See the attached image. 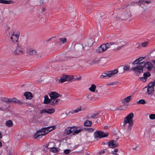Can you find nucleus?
<instances>
[{"label":"nucleus","instance_id":"1","mask_svg":"<svg viewBox=\"0 0 155 155\" xmlns=\"http://www.w3.org/2000/svg\"><path fill=\"white\" fill-rule=\"evenodd\" d=\"M127 9L117 14L115 17L116 20L128 19L132 16V12H134L136 8L135 2H133L126 5Z\"/></svg>","mask_w":155,"mask_h":155},{"label":"nucleus","instance_id":"2","mask_svg":"<svg viewBox=\"0 0 155 155\" xmlns=\"http://www.w3.org/2000/svg\"><path fill=\"white\" fill-rule=\"evenodd\" d=\"M55 128V126H50L46 127L41 128L39 130L37 131L34 134V137L35 138H38L39 140L42 138L46 134H48L50 131L54 129Z\"/></svg>","mask_w":155,"mask_h":155},{"label":"nucleus","instance_id":"3","mask_svg":"<svg viewBox=\"0 0 155 155\" xmlns=\"http://www.w3.org/2000/svg\"><path fill=\"white\" fill-rule=\"evenodd\" d=\"M139 68L135 72L137 74L142 72L143 69H147L148 71H151L153 68V64L149 61H144L139 65Z\"/></svg>","mask_w":155,"mask_h":155},{"label":"nucleus","instance_id":"4","mask_svg":"<svg viewBox=\"0 0 155 155\" xmlns=\"http://www.w3.org/2000/svg\"><path fill=\"white\" fill-rule=\"evenodd\" d=\"M94 43V42L92 40L89 39L85 43V47L84 48L83 45L81 44H78L75 46L74 48L76 51H80L83 48L86 49L91 47L93 45Z\"/></svg>","mask_w":155,"mask_h":155},{"label":"nucleus","instance_id":"5","mask_svg":"<svg viewBox=\"0 0 155 155\" xmlns=\"http://www.w3.org/2000/svg\"><path fill=\"white\" fill-rule=\"evenodd\" d=\"M134 114L133 113H130L128 115L124 118V122L125 124H128L129 125L128 127L127 130L129 132L131 129V128L133 124V119Z\"/></svg>","mask_w":155,"mask_h":155},{"label":"nucleus","instance_id":"6","mask_svg":"<svg viewBox=\"0 0 155 155\" xmlns=\"http://www.w3.org/2000/svg\"><path fill=\"white\" fill-rule=\"evenodd\" d=\"M25 49L23 45L20 44H17L16 49L14 51L13 53L15 55H20L26 53Z\"/></svg>","mask_w":155,"mask_h":155},{"label":"nucleus","instance_id":"7","mask_svg":"<svg viewBox=\"0 0 155 155\" xmlns=\"http://www.w3.org/2000/svg\"><path fill=\"white\" fill-rule=\"evenodd\" d=\"M145 58V57H140L136 59L132 63L134 65V66L131 68V70L135 72L139 68V65L144 62V61H142Z\"/></svg>","mask_w":155,"mask_h":155},{"label":"nucleus","instance_id":"8","mask_svg":"<svg viewBox=\"0 0 155 155\" xmlns=\"http://www.w3.org/2000/svg\"><path fill=\"white\" fill-rule=\"evenodd\" d=\"M123 43V41L121 40L113 42V50L115 51L120 50L124 47Z\"/></svg>","mask_w":155,"mask_h":155},{"label":"nucleus","instance_id":"9","mask_svg":"<svg viewBox=\"0 0 155 155\" xmlns=\"http://www.w3.org/2000/svg\"><path fill=\"white\" fill-rule=\"evenodd\" d=\"M73 79V76L71 75H63L58 80V82L59 83H62L66 81H69Z\"/></svg>","mask_w":155,"mask_h":155},{"label":"nucleus","instance_id":"10","mask_svg":"<svg viewBox=\"0 0 155 155\" xmlns=\"http://www.w3.org/2000/svg\"><path fill=\"white\" fill-rule=\"evenodd\" d=\"M108 147L110 148H115L118 146V143L117 141L111 140L107 143Z\"/></svg>","mask_w":155,"mask_h":155},{"label":"nucleus","instance_id":"11","mask_svg":"<svg viewBox=\"0 0 155 155\" xmlns=\"http://www.w3.org/2000/svg\"><path fill=\"white\" fill-rule=\"evenodd\" d=\"M118 72V70L117 69H115L113 71H109L103 73V75H106L107 78H110L112 77V75Z\"/></svg>","mask_w":155,"mask_h":155},{"label":"nucleus","instance_id":"12","mask_svg":"<svg viewBox=\"0 0 155 155\" xmlns=\"http://www.w3.org/2000/svg\"><path fill=\"white\" fill-rule=\"evenodd\" d=\"M19 34H15L14 33H13L10 39L13 43L15 42H17L19 38Z\"/></svg>","mask_w":155,"mask_h":155},{"label":"nucleus","instance_id":"13","mask_svg":"<svg viewBox=\"0 0 155 155\" xmlns=\"http://www.w3.org/2000/svg\"><path fill=\"white\" fill-rule=\"evenodd\" d=\"M107 49L104 44L101 45L96 50V51L97 53H101L106 51Z\"/></svg>","mask_w":155,"mask_h":155},{"label":"nucleus","instance_id":"14","mask_svg":"<svg viewBox=\"0 0 155 155\" xmlns=\"http://www.w3.org/2000/svg\"><path fill=\"white\" fill-rule=\"evenodd\" d=\"M151 83H149L148 84V88L147 89V92L148 94H153L154 90L153 87Z\"/></svg>","mask_w":155,"mask_h":155},{"label":"nucleus","instance_id":"15","mask_svg":"<svg viewBox=\"0 0 155 155\" xmlns=\"http://www.w3.org/2000/svg\"><path fill=\"white\" fill-rule=\"evenodd\" d=\"M49 96L51 99L56 98L60 96V95L55 92H51L49 94Z\"/></svg>","mask_w":155,"mask_h":155},{"label":"nucleus","instance_id":"16","mask_svg":"<svg viewBox=\"0 0 155 155\" xmlns=\"http://www.w3.org/2000/svg\"><path fill=\"white\" fill-rule=\"evenodd\" d=\"M10 102H12L14 103H17L18 105H21L25 104V103L23 102H21L19 100L16 98L15 97L12 98H10Z\"/></svg>","mask_w":155,"mask_h":155},{"label":"nucleus","instance_id":"17","mask_svg":"<svg viewBox=\"0 0 155 155\" xmlns=\"http://www.w3.org/2000/svg\"><path fill=\"white\" fill-rule=\"evenodd\" d=\"M131 98L132 96H129L121 100V102L122 104H126L130 102L131 100Z\"/></svg>","mask_w":155,"mask_h":155},{"label":"nucleus","instance_id":"18","mask_svg":"<svg viewBox=\"0 0 155 155\" xmlns=\"http://www.w3.org/2000/svg\"><path fill=\"white\" fill-rule=\"evenodd\" d=\"M83 129L82 128H81L78 130L77 129V127H73V129L72 131H73V135L77 134L78 133L81 132L82 131Z\"/></svg>","mask_w":155,"mask_h":155},{"label":"nucleus","instance_id":"19","mask_svg":"<svg viewBox=\"0 0 155 155\" xmlns=\"http://www.w3.org/2000/svg\"><path fill=\"white\" fill-rule=\"evenodd\" d=\"M60 100L59 99H57V98H51L50 104L52 106H54L55 104H57Z\"/></svg>","mask_w":155,"mask_h":155},{"label":"nucleus","instance_id":"20","mask_svg":"<svg viewBox=\"0 0 155 155\" xmlns=\"http://www.w3.org/2000/svg\"><path fill=\"white\" fill-rule=\"evenodd\" d=\"M73 129V127H68L65 129L64 131L65 133L67 134L68 135L71 133H73V131H72Z\"/></svg>","mask_w":155,"mask_h":155},{"label":"nucleus","instance_id":"21","mask_svg":"<svg viewBox=\"0 0 155 155\" xmlns=\"http://www.w3.org/2000/svg\"><path fill=\"white\" fill-rule=\"evenodd\" d=\"M51 101V99H49L48 98V96L47 95H45L44 97V104H48L49 103L50 104Z\"/></svg>","mask_w":155,"mask_h":155},{"label":"nucleus","instance_id":"22","mask_svg":"<svg viewBox=\"0 0 155 155\" xmlns=\"http://www.w3.org/2000/svg\"><path fill=\"white\" fill-rule=\"evenodd\" d=\"M54 146V143L53 142H50L49 143L47 144L45 146V147L47 149H50L51 147H53Z\"/></svg>","mask_w":155,"mask_h":155},{"label":"nucleus","instance_id":"23","mask_svg":"<svg viewBox=\"0 0 155 155\" xmlns=\"http://www.w3.org/2000/svg\"><path fill=\"white\" fill-rule=\"evenodd\" d=\"M5 125L8 127H11L13 126V122L12 120H8L5 122Z\"/></svg>","mask_w":155,"mask_h":155},{"label":"nucleus","instance_id":"24","mask_svg":"<svg viewBox=\"0 0 155 155\" xmlns=\"http://www.w3.org/2000/svg\"><path fill=\"white\" fill-rule=\"evenodd\" d=\"M102 132L101 131H96L94 133L95 138H101Z\"/></svg>","mask_w":155,"mask_h":155},{"label":"nucleus","instance_id":"25","mask_svg":"<svg viewBox=\"0 0 155 155\" xmlns=\"http://www.w3.org/2000/svg\"><path fill=\"white\" fill-rule=\"evenodd\" d=\"M107 50L110 48H111L113 49V42H110L104 44Z\"/></svg>","mask_w":155,"mask_h":155},{"label":"nucleus","instance_id":"26","mask_svg":"<svg viewBox=\"0 0 155 155\" xmlns=\"http://www.w3.org/2000/svg\"><path fill=\"white\" fill-rule=\"evenodd\" d=\"M37 52L36 51L32 48L30 49V56H35L36 55Z\"/></svg>","mask_w":155,"mask_h":155},{"label":"nucleus","instance_id":"27","mask_svg":"<svg viewBox=\"0 0 155 155\" xmlns=\"http://www.w3.org/2000/svg\"><path fill=\"white\" fill-rule=\"evenodd\" d=\"M13 2L12 0H0V3L4 4H10Z\"/></svg>","mask_w":155,"mask_h":155},{"label":"nucleus","instance_id":"28","mask_svg":"<svg viewBox=\"0 0 155 155\" xmlns=\"http://www.w3.org/2000/svg\"><path fill=\"white\" fill-rule=\"evenodd\" d=\"M96 86L94 84H92L91 86L88 89L89 90L92 92H94L96 89Z\"/></svg>","mask_w":155,"mask_h":155},{"label":"nucleus","instance_id":"29","mask_svg":"<svg viewBox=\"0 0 155 155\" xmlns=\"http://www.w3.org/2000/svg\"><path fill=\"white\" fill-rule=\"evenodd\" d=\"M59 43L64 44L67 42V39L65 38H59Z\"/></svg>","mask_w":155,"mask_h":155},{"label":"nucleus","instance_id":"30","mask_svg":"<svg viewBox=\"0 0 155 155\" xmlns=\"http://www.w3.org/2000/svg\"><path fill=\"white\" fill-rule=\"evenodd\" d=\"M92 123L90 121L88 120H86L84 123V125L86 127H90L91 126Z\"/></svg>","mask_w":155,"mask_h":155},{"label":"nucleus","instance_id":"31","mask_svg":"<svg viewBox=\"0 0 155 155\" xmlns=\"http://www.w3.org/2000/svg\"><path fill=\"white\" fill-rule=\"evenodd\" d=\"M46 113L48 114H51L54 112L55 111V110L54 108L50 109H46Z\"/></svg>","mask_w":155,"mask_h":155},{"label":"nucleus","instance_id":"32","mask_svg":"<svg viewBox=\"0 0 155 155\" xmlns=\"http://www.w3.org/2000/svg\"><path fill=\"white\" fill-rule=\"evenodd\" d=\"M146 103L144 99L140 100L138 101L137 102V104H145Z\"/></svg>","mask_w":155,"mask_h":155},{"label":"nucleus","instance_id":"33","mask_svg":"<svg viewBox=\"0 0 155 155\" xmlns=\"http://www.w3.org/2000/svg\"><path fill=\"white\" fill-rule=\"evenodd\" d=\"M32 120L34 122H38V117L36 115H34L32 118Z\"/></svg>","mask_w":155,"mask_h":155},{"label":"nucleus","instance_id":"34","mask_svg":"<svg viewBox=\"0 0 155 155\" xmlns=\"http://www.w3.org/2000/svg\"><path fill=\"white\" fill-rule=\"evenodd\" d=\"M74 110H72L71 111H70L69 112H68L67 114L66 113L64 114V116L66 117L68 115H70L71 114H73L75 113L74 112Z\"/></svg>","mask_w":155,"mask_h":155},{"label":"nucleus","instance_id":"35","mask_svg":"<svg viewBox=\"0 0 155 155\" xmlns=\"http://www.w3.org/2000/svg\"><path fill=\"white\" fill-rule=\"evenodd\" d=\"M43 0H38L36 2V4L37 5H41L43 4Z\"/></svg>","mask_w":155,"mask_h":155},{"label":"nucleus","instance_id":"36","mask_svg":"<svg viewBox=\"0 0 155 155\" xmlns=\"http://www.w3.org/2000/svg\"><path fill=\"white\" fill-rule=\"evenodd\" d=\"M58 151V150L57 148L54 147H51V148L50 149V151L54 153H56Z\"/></svg>","mask_w":155,"mask_h":155},{"label":"nucleus","instance_id":"37","mask_svg":"<svg viewBox=\"0 0 155 155\" xmlns=\"http://www.w3.org/2000/svg\"><path fill=\"white\" fill-rule=\"evenodd\" d=\"M24 96L26 99H29V92H26L24 94Z\"/></svg>","mask_w":155,"mask_h":155},{"label":"nucleus","instance_id":"38","mask_svg":"<svg viewBox=\"0 0 155 155\" xmlns=\"http://www.w3.org/2000/svg\"><path fill=\"white\" fill-rule=\"evenodd\" d=\"M150 73L149 72H147L144 73L143 74V76L147 78V77L150 76Z\"/></svg>","mask_w":155,"mask_h":155},{"label":"nucleus","instance_id":"39","mask_svg":"<svg viewBox=\"0 0 155 155\" xmlns=\"http://www.w3.org/2000/svg\"><path fill=\"white\" fill-rule=\"evenodd\" d=\"M130 69V67L128 65H125L123 68L124 71H129Z\"/></svg>","mask_w":155,"mask_h":155},{"label":"nucleus","instance_id":"40","mask_svg":"<svg viewBox=\"0 0 155 155\" xmlns=\"http://www.w3.org/2000/svg\"><path fill=\"white\" fill-rule=\"evenodd\" d=\"M100 62V59L99 58H96L92 60V63L93 64L98 63Z\"/></svg>","mask_w":155,"mask_h":155},{"label":"nucleus","instance_id":"41","mask_svg":"<svg viewBox=\"0 0 155 155\" xmlns=\"http://www.w3.org/2000/svg\"><path fill=\"white\" fill-rule=\"evenodd\" d=\"M149 118L151 120H154L155 119V114H151L149 115Z\"/></svg>","mask_w":155,"mask_h":155},{"label":"nucleus","instance_id":"42","mask_svg":"<svg viewBox=\"0 0 155 155\" xmlns=\"http://www.w3.org/2000/svg\"><path fill=\"white\" fill-rule=\"evenodd\" d=\"M139 79L143 82H145L147 81V78L143 77H140L139 78Z\"/></svg>","mask_w":155,"mask_h":155},{"label":"nucleus","instance_id":"43","mask_svg":"<svg viewBox=\"0 0 155 155\" xmlns=\"http://www.w3.org/2000/svg\"><path fill=\"white\" fill-rule=\"evenodd\" d=\"M149 43L147 41H145L142 44V46L143 47H145L148 45Z\"/></svg>","mask_w":155,"mask_h":155},{"label":"nucleus","instance_id":"44","mask_svg":"<svg viewBox=\"0 0 155 155\" xmlns=\"http://www.w3.org/2000/svg\"><path fill=\"white\" fill-rule=\"evenodd\" d=\"M145 0H140L138 2H137V3L139 4V6H141V4L145 3Z\"/></svg>","mask_w":155,"mask_h":155},{"label":"nucleus","instance_id":"45","mask_svg":"<svg viewBox=\"0 0 155 155\" xmlns=\"http://www.w3.org/2000/svg\"><path fill=\"white\" fill-rule=\"evenodd\" d=\"M2 101L5 102H10V98H3Z\"/></svg>","mask_w":155,"mask_h":155},{"label":"nucleus","instance_id":"46","mask_svg":"<svg viewBox=\"0 0 155 155\" xmlns=\"http://www.w3.org/2000/svg\"><path fill=\"white\" fill-rule=\"evenodd\" d=\"M102 137H106L107 136L108 134L107 133H105L102 132Z\"/></svg>","mask_w":155,"mask_h":155},{"label":"nucleus","instance_id":"47","mask_svg":"<svg viewBox=\"0 0 155 155\" xmlns=\"http://www.w3.org/2000/svg\"><path fill=\"white\" fill-rule=\"evenodd\" d=\"M71 151V150L70 149L65 150L64 151V153L65 154H68Z\"/></svg>","mask_w":155,"mask_h":155},{"label":"nucleus","instance_id":"48","mask_svg":"<svg viewBox=\"0 0 155 155\" xmlns=\"http://www.w3.org/2000/svg\"><path fill=\"white\" fill-rule=\"evenodd\" d=\"M117 83H118V82H113L111 83H109L107 84V85H115Z\"/></svg>","mask_w":155,"mask_h":155},{"label":"nucleus","instance_id":"49","mask_svg":"<svg viewBox=\"0 0 155 155\" xmlns=\"http://www.w3.org/2000/svg\"><path fill=\"white\" fill-rule=\"evenodd\" d=\"M117 109L118 110H123L124 109L123 107L122 106H119V107H117Z\"/></svg>","mask_w":155,"mask_h":155},{"label":"nucleus","instance_id":"50","mask_svg":"<svg viewBox=\"0 0 155 155\" xmlns=\"http://www.w3.org/2000/svg\"><path fill=\"white\" fill-rule=\"evenodd\" d=\"M81 108L79 107L74 110L75 111L74 112H75V113H78V112L81 111Z\"/></svg>","mask_w":155,"mask_h":155},{"label":"nucleus","instance_id":"51","mask_svg":"<svg viewBox=\"0 0 155 155\" xmlns=\"http://www.w3.org/2000/svg\"><path fill=\"white\" fill-rule=\"evenodd\" d=\"M107 151V150L106 149H104V150H101L100 151H99V153L100 154H103V153H105V152H106Z\"/></svg>","mask_w":155,"mask_h":155},{"label":"nucleus","instance_id":"52","mask_svg":"<svg viewBox=\"0 0 155 155\" xmlns=\"http://www.w3.org/2000/svg\"><path fill=\"white\" fill-rule=\"evenodd\" d=\"M97 115L96 114H95L94 115H92V116H91V118H96V116ZM90 118V117L89 116H87V119H89Z\"/></svg>","mask_w":155,"mask_h":155},{"label":"nucleus","instance_id":"53","mask_svg":"<svg viewBox=\"0 0 155 155\" xmlns=\"http://www.w3.org/2000/svg\"><path fill=\"white\" fill-rule=\"evenodd\" d=\"M140 47V45L139 43H137L135 45V47L136 48H138Z\"/></svg>","mask_w":155,"mask_h":155},{"label":"nucleus","instance_id":"54","mask_svg":"<svg viewBox=\"0 0 155 155\" xmlns=\"http://www.w3.org/2000/svg\"><path fill=\"white\" fill-rule=\"evenodd\" d=\"M45 113H46V109L42 110L40 112V113L41 114H44Z\"/></svg>","mask_w":155,"mask_h":155},{"label":"nucleus","instance_id":"55","mask_svg":"<svg viewBox=\"0 0 155 155\" xmlns=\"http://www.w3.org/2000/svg\"><path fill=\"white\" fill-rule=\"evenodd\" d=\"M100 77L101 78H102V79L104 78H107V77L106 76V75H101V76H100Z\"/></svg>","mask_w":155,"mask_h":155},{"label":"nucleus","instance_id":"56","mask_svg":"<svg viewBox=\"0 0 155 155\" xmlns=\"http://www.w3.org/2000/svg\"><path fill=\"white\" fill-rule=\"evenodd\" d=\"M81 79V77L80 76L79 77H77L76 78H74V81H80Z\"/></svg>","mask_w":155,"mask_h":155},{"label":"nucleus","instance_id":"57","mask_svg":"<svg viewBox=\"0 0 155 155\" xmlns=\"http://www.w3.org/2000/svg\"><path fill=\"white\" fill-rule=\"evenodd\" d=\"M7 110V109L6 108H4L3 107H0V111H5Z\"/></svg>","mask_w":155,"mask_h":155},{"label":"nucleus","instance_id":"58","mask_svg":"<svg viewBox=\"0 0 155 155\" xmlns=\"http://www.w3.org/2000/svg\"><path fill=\"white\" fill-rule=\"evenodd\" d=\"M118 150V149H115L114 151V152H113V153L114 154V155H116V153H115L116 152H117Z\"/></svg>","mask_w":155,"mask_h":155},{"label":"nucleus","instance_id":"59","mask_svg":"<svg viewBox=\"0 0 155 155\" xmlns=\"http://www.w3.org/2000/svg\"><path fill=\"white\" fill-rule=\"evenodd\" d=\"M45 8L44 7H43L41 8L40 11L42 12H43L45 11Z\"/></svg>","mask_w":155,"mask_h":155},{"label":"nucleus","instance_id":"60","mask_svg":"<svg viewBox=\"0 0 155 155\" xmlns=\"http://www.w3.org/2000/svg\"><path fill=\"white\" fill-rule=\"evenodd\" d=\"M33 97V96L32 93L30 92V100Z\"/></svg>","mask_w":155,"mask_h":155},{"label":"nucleus","instance_id":"61","mask_svg":"<svg viewBox=\"0 0 155 155\" xmlns=\"http://www.w3.org/2000/svg\"><path fill=\"white\" fill-rule=\"evenodd\" d=\"M150 83H151L153 85V86L154 87L155 86V80L153 82H152Z\"/></svg>","mask_w":155,"mask_h":155},{"label":"nucleus","instance_id":"62","mask_svg":"<svg viewBox=\"0 0 155 155\" xmlns=\"http://www.w3.org/2000/svg\"><path fill=\"white\" fill-rule=\"evenodd\" d=\"M111 110H117V107L116 108H114L113 107L111 109Z\"/></svg>","mask_w":155,"mask_h":155},{"label":"nucleus","instance_id":"63","mask_svg":"<svg viewBox=\"0 0 155 155\" xmlns=\"http://www.w3.org/2000/svg\"><path fill=\"white\" fill-rule=\"evenodd\" d=\"M89 130H90V131L93 132L95 130L92 128H90Z\"/></svg>","mask_w":155,"mask_h":155},{"label":"nucleus","instance_id":"64","mask_svg":"<svg viewBox=\"0 0 155 155\" xmlns=\"http://www.w3.org/2000/svg\"><path fill=\"white\" fill-rule=\"evenodd\" d=\"M150 2L148 1H146L145 0V3L147 4H148L150 3Z\"/></svg>","mask_w":155,"mask_h":155}]
</instances>
